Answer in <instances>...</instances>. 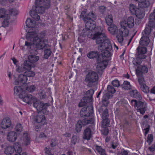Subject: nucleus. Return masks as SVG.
<instances>
[{"label":"nucleus","instance_id":"f257e3e1","mask_svg":"<svg viewBox=\"0 0 155 155\" xmlns=\"http://www.w3.org/2000/svg\"><path fill=\"white\" fill-rule=\"evenodd\" d=\"M93 40H95L98 46V50L102 49L104 46L107 44V42L110 43V41L107 38L106 36L104 33H95L92 38Z\"/></svg>","mask_w":155,"mask_h":155},{"label":"nucleus","instance_id":"f03ea898","mask_svg":"<svg viewBox=\"0 0 155 155\" xmlns=\"http://www.w3.org/2000/svg\"><path fill=\"white\" fill-rule=\"evenodd\" d=\"M34 11L37 13L42 14L45 9H48L50 6L49 0H35Z\"/></svg>","mask_w":155,"mask_h":155},{"label":"nucleus","instance_id":"7ed1b4c3","mask_svg":"<svg viewBox=\"0 0 155 155\" xmlns=\"http://www.w3.org/2000/svg\"><path fill=\"white\" fill-rule=\"evenodd\" d=\"M37 38V41L35 40V44L36 48L39 50L42 49L44 48V58L47 59L51 55L52 52L51 51L50 47L49 45L43 44V43L40 40Z\"/></svg>","mask_w":155,"mask_h":155},{"label":"nucleus","instance_id":"20e7f679","mask_svg":"<svg viewBox=\"0 0 155 155\" xmlns=\"http://www.w3.org/2000/svg\"><path fill=\"white\" fill-rule=\"evenodd\" d=\"M131 105L134 106L137 112H139L141 114L143 115L147 110V104L146 102L140 100L137 101L135 100H132L131 101Z\"/></svg>","mask_w":155,"mask_h":155},{"label":"nucleus","instance_id":"39448f33","mask_svg":"<svg viewBox=\"0 0 155 155\" xmlns=\"http://www.w3.org/2000/svg\"><path fill=\"white\" fill-rule=\"evenodd\" d=\"M46 35L44 31H42L39 33L38 35L34 31L28 32L26 35V38L28 40L33 41V44L35 46V44L34 43L35 40L37 41V38L40 40L41 41V39L44 38Z\"/></svg>","mask_w":155,"mask_h":155},{"label":"nucleus","instance_id":"423d86ee","mask_svg":"<svg viewBox=\"0 0 155 155\" xmlns=\"http://www.w3.org/2000/svg\"><path fill=\"white\" fill-rule=\"evenodd\" d=\"M105 45L104 46V48H102V49L98 50L102 53V58L107 59V58L111 55L112 47L111 43H109V42H107V44Z\"/></svg>","mask_w":155,"mask_h":155},{"label":"nucleus","instance_id":"0eeeda50","mask_svg":"<svg viewBox=\"0 0 155 155\" xmlns=\"http://www.w3.org/2000/svg\"><path fill=\"white\" fill-rule=\"evenodd\" d=\"M31 118L34 122L40 124L41 125H44L47 123L45 116L41 113L34 114L31 116Z\"/></svg>","mask_w":155,"mask_h":155},{"label":"nucleus","instance_id":"6e6552de","mask_svg":"<svg viewBox=\"0 0 155 155\" xmlns=\"http://www.w3.org/2000/svg\"><path fill=\"white\" fill-rule=\"evenodd\" d=\"M86 12H83L80 15V18H82L84 21L87 20L94 21L97 18V15L95 13L93 12H89L87 15H85Z\"/></svg>","mask_w":155,"mask_h":155},{"label":"nucleus","instance_id":"1a4fd4ad","mask_svg":"<svg viewBox=\"0 0 155 155\" xmlns=\"http://www.w3.org/2000/svg\"><path fill=\"white\" fill-rule=\"evenodd\" d=\"M93 113V106L90 104L86 108L84 107L81 109L80 112L81 117H85L89 116Z\"/></svg>","mask_w":155,"mask_h":155},{"label":"nucleus","instance_id":"9d476101","mask_svg":"<svg viewBox=\"0 0 155 155\" xmlns=\"http://www.w3.org/2000/svg\"><path fill=\"white\" fill-rule=\"evenodd\" d=\"M19 97L22 99L24 101L28 104L33 103L34 101L37 99L36 98L33 97L31 94H28L25 95V93L23 95L21 94H19Z\"/></svg>","mask_w":155,"mask_h":155},{"label":"nucleus","instance_id":"9b49d317","mask_svg":"<svg viewBox=\"0 0 155 155\" xmlns=\"http://www.w3.org/2000/svg\"><path fill=\"white\" fill-rule=\"evenodd\" d=\"M98 79L97 74L94 71L89 72L86 76L87 80L89 83L96 82L98 81Z\"/></svg>","mask_w":155,"mask_h":155},{"label":"nucleus","instance_id":"f8f14e48","mask_svg":"<svg viewBox=\"0 0 155 155\" xmlns=\"http://www.w3.org/2000/svg\"><path fill=\"white\" fill-rule=\"evenodd\" d=\"M97 61L96 67L98 72L101 71L104 69L107 65V60L106 59L103 58L100 61L97 60Z\"/></svg>","mask_w":155,"mask_h":155},{"label":"nucleus","instance_id":"ddd939ff","mask_svg":"<svg viewBox=\"0 0 155 155\" xmlns=\"http://www.w3.org/2000/svg\"><path fill=\"white\" fill-rule=\"evenodd\" d=\"M121 26L132 28L134 25V19L133 17H129L127 20L122 22L120 23Z\"/></svg>","mask_w":155,"mask_h":155},{"label":"nucleus","instance_id":"4468645a","mask_svg":"<svg viewBox=\"0 0 155 155\" xmlns=\"http://www.w3.org/2000/svg\"><path fill=\"white\" fill-rule=\"evenodd\" d=\"M33 106L39 112L41 111L46 107L43 102L40 101H37V100L33 102Z\"/></svg>","mask_w":155,"mask_h":155},{"label":"nucleus","instance_id":"2eb2a0df","mask_svg":"<svg viewBox=\"0 0 155 155\" xmlns=\"http://www.w3.org/2000/svg\"><path fill=\"white\" fill-rule=\"evenodd\" d=\"M85 23V28L83 30L82 32L84 33L85 30L92 31L94 30L96 26L95 22L87 20L84 21Z\"/></svg>","mask_w":155,"mask_h":155},{"label":"nucleus","instance_id":"dca6fc26","mask_svg":"<svg viewBox=\"0 0 155 155\" xmlns=\"http://www.w3.org/2000/svg\"><path fill=\"white\" fill-rule=\"evenodd\" d=\"M137 53L136 54V56L141 57L142 58H146V56L145 54L147 52L146 48L145 47L138 46L137 49Z\"/></svg>","mask_w":155,"mask_h":155},{"label":"nucleus","instance_id":"f3484780","mask_svg":"<svg viewBox=\"0 0 155 155\" xmlns=\"http://www.w3.org/2000/svg\"><path fill=\"white\" fill-rule=\"evenodd\" d=\"M12 124L11 120L8 117H5L3 119L0 124L1 127L4 129H6L9 127Z\"/></svg>","mask_w":155,"mask_h":155},{"label":"nucleus","instance_id":"a211bd4d","mask_svg":"<svg viewBox=\"0 0 155 155\" xmlns=\"http://www.w3.org/2000/svg\"><path fill=\"white\" fill-rule=\"evenodd\" d=\"M112 97V95L110 94L109 93H106L104 94L102 99V104L103 106L107 107L109 104V99Z\"/></svg>","mask_w":155,"mask_h":155},{"label":"nucleus","instance_id":"6ab92c4d","mask_svg":"<svg viewBox=\"0 0 155 155\" xmlns=\"http://www.w3.org/2000/svg\"><path fill=\"white\" fill-rule=\"evenodd\" d=\"M148 71V68L145 66H140L138 67L136 70V74L137 76L142 75L143 73H147Z\"/></svg>","mask_w":155,"mask_h":155},{"label":"nucleus","instance_id":"aec40b11","mask_svg":"<svg viewBox=\"0 0 155 155\" xmlns=\"http://www.w3.org/2000/svg\"><path fill=\"white\" fill-rule=\"evenodd\" d=\"M81 123V124L80 123V121H78V132L80 131L82 125H85L89 124L92 123L93 122V119L92 118L89 119H84L81 121H80Z\"/></svg>","mask_w":155,"mask_h":155},{"label":"nucleus","instance_id":"412c9836","mask_svg":"<svg viewBox=\"0 0 155 155\" xmlns=\"http://www.w3.org/2000/svg\"><path fill=\"white\" fill-rule=\"evenodd\" d=\"M34 51H35V53L37 54V52L36 50H35ZM39 59V57L37 56L36 54H33L32 53H31L29 55L28 57V60L31 63L34 64V63L37 62Z\"/></svg>","mask_w":155,"mask_h":155},{"label":"nucleus","instance_id":"4be33fe9","mask_svg":"<svg viewBox=\"0 0 155 155\" xmlns=\"http://www.w3.org/2000/svg\"><path fill=\"white\" fill-rule=\"evenodd\" d=\"M138 3V6L140 8H143L148 7L150 5L149 2L148 0H134Z\"/></svg>","mask_w":155,"mask_h":155},{"label":"nucleus","instance_id":"5701e85b","mask_svg":"<svg viewBox=\"0 0 155 155\" xmlns=\"http://www.w3.org/2000/svg\"><path fill=\"white\" fill-rule=\"evenodd\" d=\"M28 80L27 77L24 74H21L19 75L18 80L15 82L16 84L20 83V84H25L26 83Z\"/></svg>","mask_w":155,"mask_h":155},{"label":"nucleus","instance_id":"b1692460","mask_svg":"<svg viewBox=\"0 0 155 155\" xmlns=\"http://www.w3.org/2000/svg\"><path fill=\"white\" fill-rule=\"evenodd\" d=\"M150 42L149 37L143 35L140 40L139 43L141 46L145 47L147 46Z\"/></svg>","mask_w":155,"mask_h":155},{"label":"nucleus","instance_id":"393cba45","mask_svg":"<svg viewBox=\"0 0 155 155\" xmlns=\"http://www.w3.org/2000/svg\"><path fill=\"white\" fill-rule=\"evenodd\" d=\"M17 138V134L15 131H10L8 134L7 139L10 142H13L15 141Z\"/></svg>","mask_w":155,"mask_h":155},{"label":"nucleus","instance_id":"a878e982","mask_svg":"<svg viewBox=\"0 0 155 155\" xmlns=\"http://www.w3.org/2000/svg\"><path fill=\"white\" fill-rule=\"evenodd\" d=\"M7 17V19L10 18V14L8 11L4 8H0V18Z\"/></svg>","mask_w":155,"mask_h":155},{"label":"nucleus","instance_id":"bb28decb","mask_svg":"<svg viewBox=\"0 0 155 155\" xmlns=\"http://www.w3.org/2000/svg\"><path fill=\"white\" fill-rule=\"evenodd\" d=\"M130 94L131 96L138 99L139 100H141L142 99L140 93L137 90H133L130 92Z\"/></svg>","mask_w":155,"mask_h":155},{"label":"nucleus","instance_id":"cd10ccee","mask_svg":"<svg viewBox=\"0 0 155 155\" xmlns=\"http://www.w3.org/2000/svg\"><path fill=\"white\" fill-rule=\"evenodd\" d=\"M92 136L91 131L90 128H87L84 130V138L87 140H90Z\"/></svg>","mask_w":155,"mask_h":155},{"label":"nucleus","instance_id":"c85d7f7f","mask_svg":"<svg viewBox=\"0 0 155 155\" xmlns=\"http://www.w3.org/2000/svg\"><path fill=\"white\" fill-rule=\"evenodd\" d=\"M23 66L26 70H30L32 68L35 67V65L28 60L24 61Z\"/></svg>","mask_w":155,"mask_h":155},{"label":"nucleus","instance_id":"c756f323","mask_svg":"<svg viewBox=\"0 0 155 155\" xmlns=\"http://www.w3.org/2000/svg\"><path fill=\"white\" fill-rule=\"evenodd\" d=\"M14 94H18L19 95L20 94H21L23 95L25 93V92L24 91L21 87L20 86H16L14 88Z\"/></svg>","mask_w":155,"mask_h":155},{"label":"nucleus","instance_id":"7c9ffc66","mask_svg":"<svg viewBox=\"0 0 155 155\" xmlns=\"http://www.w3.org/2000/svg\"><path fill=\"white\" fill-rule=\"evenodd\" d=\"M108 28V30L113 35L116 34L118 32L117 26L115 25H111Z\"/></svg>","mask_w":155,"mask_h":155},{"label":"nucleus","instance_id":"2f4dec72","mask_svg":"<svg viewBox=\"0 0 155 155\" xmlns=\"http://www.w3.org/2000/svg\"><path fill=\"white\" fill-rule=\"evenodd\" d=\"M136 17L139 19H142L144 16L145 14L143 10L139 8L137 9L135 13L134 14Z\"/></svg>","mask_w":155,"mask_h":155},{"label":"nucleus","instance_id":"473e14b6","mask_svg":"<svg viewBox=\"0 0 155 155\" xmlns=\"http://www.w3.org/2000/svg\"><path fill=\"white\" fill-rule=\"evenodd\" d=\"M94 93V91L93 89H90V90L87 91L85 94L87 97H86L87 99H88L89 101H91L93 99L92 96Z\"/></svg>","mask_w":155,"mask_h":155},{"label":"nucleus","instance_id":"72a5a7b5","mask_svg":"<svg viewBox=\"0 0 155 155\" xmlns=\"http://www.w3.org/2000/svg\"><path fill=\"white\" fill-rule=\"evenodd\" d=\"M151 31V28L146 25L145 29L142 32L143 35L149 37Z\"/></svg>","mask_w":155,"mask_h":155},{"label":"nucleus","instance_id":"f704fd0d","mask_svg":"<svg viewBox=\"0 0 155 155\" xmlns=\"http://www.w3.org/2000/svg\"><path fill=\"white\" fill-rule=\"evenodd\" d=\"M35 8L34 7H32V9L30 11V14L31 16L34 19L38 20L40 18V16L37 13L34 11Z\"/></svg>","mask_w":155,"mask_h":155},{"label":"nucleus","instance_id":"c9c22d12","mask_svg":"<svg viewBox=\"0 0 155 155\" xmlns=\"http://www.w3.org/2000/svg\"><path fill=\"white\" fill-rule=\"evenodd\" d=\"M13 147L16 152L18 153H20L21 152L22 149L18 142H16L14 143Z\"/></svg>","mask_w":155,"mask_h":155},{"label":"nucleus","instance_id":"e433bc0d","mask_svg":"<svg viewBox=\"0 0 155 155\" xmlns=\"http://www.w3.org/2000/svg\"><path fill=\"white\" fill-rule=\"evenodd\" d=\"M35 21L30 18H28L26 21V26L28 28H33L35 26Z\"/></svg>","mask_w":155,"mask_h":155},{"label":"nucleus","instance_id":"4c0bfd02","mask_svg":"<svg viewBox=\"0 0 155 155\" xmlns=\"http://www.w3.org/2000/svg\"><path fill=\"white\" fill-rule=\"evenodd\" d=\"M127 27H123L121 26V28L119 31L123 36H127L129 34V31L126 28Z\"/></svg>","mask_w":155,"mask_h":155},{"label":"nucleus","instance_id":"58836bf2","mask_svg":"<svg viewBox=\"0 0 155 155\" xmlns=\"http://www.w3.org/2000/svg\"><path fill=\"white\" fill-rule=\"evenodd\" d=\"M137 58L134 59L133 62V64L136 66L139 65L141 64L142 61V59L145 58H142L141 57L136 56Z\"/></svg>","mask_w":155,"mask_h":155},{"label":"nucleus","instance_id":"ea45409f","mask_svg":"<svg viewBox=\"0 0 155 155\" xmlns=\"http://www.w3.org/2000/svg\"><path fill=\"white\" fill-rule=\"evenodd\" d=\"M15 150L14 147L12 146H9L7 147L5 150V153L8 155H11L14 152Z\"/></svg>","mask_w":155,"mask_h":155},{"label":"nucleus","instance_id":"a19ab883","mask_svg":"<svg viewBox=\"0 0 155 155\" xmlns=\"http://www.w3.org/2000/svg\"><path fill=\"white\" fill-rule=\"evenodd\" d=\"M28 40V41H25V46H26L27 47V48L30 51V50H32L33 49V45H35L33 44V41H30V40Z\"/></svg>","mask_w":155,"mask_h":155},{"label":"nucleus","instance_id":"79ce46f5","mask_svg":"<svg viewBox=\"0 0 155 155\" xmlns=\"http://www.w3.org/2000/svg\"><path fill=\"white\" fill-rule=\"evenodd\" d=\"M99 53L97 51H91L87 54V57L90 58H93L99 57Z\"/></svg>","mask_w":155,"mask_h":155},{"label":"nucleus","instance_id":"37998d69","mask_svg":"<svg viewBox=\"0 0 155 155\" xmlns=\"http://www.w3.org/2000/svg\"><path fill=\"white\" fill-rule=\"evenodd\" d=\"M121 86L122 88L125 90H129L131 88V86L130 82L127 81H124L123 83L121 85Z\"/></svg>","mask_w":155,"mask_h":155},{"label":"nucleus","instance_id":"c03bdc74","mask_svg":"<svg viewBox=\"0 0 155 155\" xmlns=\"http://www.w3.org/2000/svg\"><path fill=\"white\" fill-rule=\"evenodd\" d=\"M90 102L88 99H87L86 97H84L81 100V102L79 104V106L80 107H82L86 105L87 103Z\"/></svg>","mask_w":155,"mask_h":155},{"label":"nucleus","instance_id":"a18cd8bd","mask_svg":"<svg viewBox=\"0 0 155 155\" xmlns=\"http://www.w3.org/2000/svg\"><path fill=\"white\" fill-rule=\"evenodd\" d=\"M105 20L107 25L109 26L112 25V24L113 21L112 15H109L106 17Z\"/></svg>","mask_w":155,"mask_h":155},{"label":"nucleus","instance_id":"49530a36","mask_svg":"<svg viewBox=\"0 0 155 155\" xmlns=\"http://www.w3.org/2000/svg\"><path fill=\"white\" fill-rule=\"evenodd\" d=\"M96 150L101 154V155H106L104 149L100 146L96 145Z\"/></svg>","mask_w":155,"mask_h":155},{"label":"nucleus","instance_id":"de8ad7c7","mask_svg":"<svg viewBox=\"0 0 155 155\" xmlns=\"http://www.w3.org/2000/svg\"><path fill=\"white\" fill-rule=\"evenodd\" d=\"M36 87L34 85H29L26 87L25 89L29 92H33L36 90Z\"/></svg>","mask_w":155,"mask_h":155},{"label":"nucleus","instance_id":"09e8293b","mask_svg":"<svg viewBox=\"0 0 155 155\" xmlns=\"http://www.w3.org/2000/svg\"><path fill=\"white\" fill-rule=\"evenodd\" d=\"M110 121L108 119H103L101 122V127H107L109 124Z\"/></svg>","mask_w":155,"mask_h":155},{"label":"nucleus","instance_id":"8fccbe9b","mask_svg":"<svg viewBox=\"0 0 155 155\" xmlns=\"http://www.w3.org/2000/svg\"><path fill=\"white\" fill-rule=\"evenodd\" d=\"M129 9L131 13L134 14L137 10V9L139 8H137L134 5L130 4L129 6Z\"/></svg>","mask_w":155,"mask_h":155},{"label":"nucleus","instance_id":"3c124183","mask_svg":"<svg viewBox=\"0 0 155 155\" xmlns=\"http://www.w3.org/2000/svg\"><path fill=\"white\" fill-rule=\"evenodd\" d=\"M116 34V38L118 42L122 44L124 40L123 36L119 31Z\"/></svg>","mask_w":155,"mask_h":155},{"label":"nucleus","instance_id":"603ef678","mask_svg":"<svg viewBox=\"0 0 155 155\" xmlns=\"http://www.w3.org/2000/svg\"><path fill=\"white\" fill-rule=\"evenodd\" d=\"M141 90L145 93H147L149 92V88L145 84L140 86Z\"/></svg>","mask_w":155,"mask_h":155},{"label":"nucleus","instance_id":"864d4df0","mask_svg":"<svg viewBox=\"0 0 155 155\" xmlns=\"http://www.w3.org/2000/svg\"><path fill=\"white\" fill-rule=\"evenodd\" d=\"M94 31L95 32V33H104V29L101 26H97L94 28Z\"/></svg>","mask_w":155,"mask_h":155},{"label":"nucleus","instance_id":"5fc2aeb1","mask_svg":"<svg viewBox=\"0 0 155 155\" xmlns=\"http://www.w3.org/2000/svg\"><path fill=\"white\" fill-rule=\"evenodd\" d=\"M26 77H33L35 75V72L33 71H30V70H27L24 73Z\"/></svg>","mask_w":155,"mask_h":155},{"label":"nucleus","instance_id":"6e6d98bb","mask_svg":"<svg viewBox=\"0 0 155 155\" xmlns=\"http://www.w3.org/2000/svg\"><path fill=\"white\" fill-rule=\"evenodd\" d=\"M137 77L138 78V81L140 86L145 84V81L142 75H140V76H137Z\"/></svg>","mask_w":155,"mask_h":155},{"label":"nucleus","instance_id":"4d7b16f0","mask_svg":"<svg viewBox=\"0 0 155 155\" xmlns=\"http://www.w3.org/2000/svg\"><path fill=\"white\" fill-rule=\"evenodd\" d=\"M102 118L103 119H108V110L106 108L103 112L102 113Z\"/></svg>","mask_w":155,"mask_h":155},{"label":"nucleus","instance_id":"13d9d810","mask_svg":"<svg viewBox=\"0 0 155 155\" xmlns=\"http://www.w3.org/2000/svg\"><path fill=\"white\" fill-rule=\"evenodd\" d=\"M22 130V127L21 124L18 123L16 124L15 128V130L17 132H20Z\"/></svg>","mask_w":155,"mask_h":155},{"label":"nucleus","instance_id":"bf43d9fd","mask_svg":"<svg viewBox=\"0 0 155 155\" xmlns=\"http://www.w3.org/2000/svg\"><path fill=\"white\" fill-rule=\"evenodd\" d=\"M3 18L4 20L2 23V26L5 27L8 26L9 25V22L8 20L10 18L7 19V17H5Z\"/></svg>","mask_w":155,"mask_h":155},{"label":"nucleus","instance_id":"052dcab7","mask_svg":"<svg viewBox=\"0 0 155 155\" xmlns=\"http://www.w3.org/2000/svg\"><path fill=\"white\" fill-rule=\"evenodd\" d=\"M107 90L108 92L111 94H114L116 92V90L114 88L110 85H108L107 86Z\"/></svg>","mask_w":155,"mask_h":155},{"label":"nucleus","instance_id":"680f3d73","mask_svg":"<svg viewBox=\"0 0 155 155\" xmlns=\"http://www.w3.org/2000/svg\"><path fill=\"white\" fill-rule=\"evenodd\" d=\"M102 128L103 129L101 130L102 134L105 136L107 135L109 133V130L107 127Z\"/></svg>","mask_w":155,"mask_h":155},{"label":"nucleus","instance_id":"e2e57ef3","mask_svg":"<svg viewBox=\"0 0 155 155\" xmlns=\"http://www.w3.org/2000/svg\"><path fill=\"white\" fill-rule=\"evenodd\" d=\"M9 12L10 15H12L13 16L16 15L18 14V11L15 8H12L10 9L9 11H8Z\"/></svg>","mask_w":155,"mask_h":155},{"label":"nucleus","instance_id":"0e129e2a","mask_svg":"<svg viewBox=\"0 0 155 155\" xmlns=\"http://www.w3.org/2000/svg\"><path fill=\"white\" fill-rule=\"evenodd\" d=\"M155 20H150L149 22L147 25L150 26V27L151 28H154L155 26Z\"/></svg>","mask_w":155,"mask_h":155},{"label":"nucleus","instance_id":"69168bd1","mask_svg":"<svg viewBox=\"0 0 155 155\" xmlns=\"http://www.w3.org/2000/svg\"><path fill=\"white\" fill-rule=\"evenodd\" d=\"M112 84L114 87H118L120 85L119 81L117 79L113 80L112 82Z\"/></svg>","mask_w":155,"mask_h":155},{"label":"nucleus","instance_id":"338daca9","mask_svg":"<svg viewBox=\"0 0 155 155\" xmlns=\"http://www.w3.org/2000/svg\"><path fill=\"white\" fill-rule=\"evenodd\" d=\"M153 136L152 134H149L147 138V142L150 144L153 140Z\"/></svg>","mask_w":155,"mask_h":155},{"label":"nucleus","instance_id":"774afa93","mask_svg":"<svg viewBox=\"0 0 155 155\" xmlns=\"http://www.w3.org/2000/svg\"><path fill=\"white\" fill-rule=\"evenodd\" d=\"M24 135L25 137V141L26 142V145H27L30 143V138L28 137L27 134H24Z\"/></svg>","mask_w":155,"mask_h":155}]
</instances>
